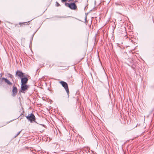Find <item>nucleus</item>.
I'll return each instance as SVG.
<instances>
[{"instance_id": "obj_12", "label": "nucleus", "mask_w": 154, "mask_h": 154, "mask_svg": "<svg viewBox=\"0 0 154 154\" xmlns=\"http://www.w3.org/2000/svg\"><path fill=\"white\" fill-rule=\"evenodd\" d=\"M56 5L58 7L60 6V4H59L57 2H56Z\"/></svg>"}, {"instance_id": "obj_9", "label": "nucleus", "mask_w": 154, "mask_h": 154, "mask_svg": "<svg viewBox=\"0 0 154 154\" xmlns=\"http://www.w3.org/2000/svg\"><path fill=\"white\" fill-rule=\"evenodd\" d=\"M29 22H23V23H19V24L20 25V26H22V24L24 25H25V24H28V23Z\"/></svg>"}, {"instance_id": "obj_3", "label": "nucleus", "mask_w": 154, "mask_h": 154, "mask_svg": "<svg viewBox=\"0 0 154 154\" xmlns=\"http://www.w3.org/2000/svg\"><path fill=\"white\" fill-rule=\"evenodd\" d=\"M20 91L22 93H25L29 88V86L26 85H21Z\"/></svg>"}, {"instance_id": "obj_14", "label": "nucleus", "mask_w": 154, "mask_h": 154, "mask_svg": "<svg viewBox=\"0 0 154 154\" xmlns=\"http://www.w3.org/2000/svg\"><path fill=\"white\" fill-rule=\"evenodd\" d=\"M2 75H3L2 73H1L0 74V77H2Z\"/></svg>"}, {"instance_id": "obj_6", "label": "nucleus", "mask_w": 154, "mask_h": 154, "mask_svg": "<svg viewBox=\"0 0 154 154\" xmlns=\"http://www.w3.org/2000/svg\"><path fill=\"white\" fill-rule=\"evenodd\" d=\"M21 85H26L28 81V79L26 77L21 78Z\"/></svg>"}, {"instance_id": "obj_11", "label": "nucleus", "mask_w": 154, "mask_h": 154, "mask_svg": "<svg viewBox=\"0 0 154 154\" xmlns=\"http://www.w3.org/2000/svg\"><path fill=\"white\" fill-rule=\"evenodd\" d=\"M21 131H20L15 136H14V137H17L18 135L20 133V132H21Z\"/></svg>"}, {"instance_id": "obj_1", "label": "nucleus", "mask_w": 154, "mask_h": 154, "mask_svg": "<svg viewBox=\"0 0 154 154\" xmlns=\"http://www.w3.org/2000/svg\"><path fill=\"white\" fill-rule=\"evenodd\" d=\"M65 5L66 7H69L72 10H75L77 9V7L75 2L71 3H65Z\"/></svg>"}, {"instance_id": "obj_2", "label": "nucleus", "mask_w": 154, "mask_h": 154, "mask_svg": "<svg viewBox=\"0 0 154 154\" xmlns=\"http://www.w3.org/2000/svg\"><path fill=\"white\" fill-rule=\"evenodd\" d=\"M59 82L62 86L65 89L66 91L68 96H69V92L67 83L66 82L63 81H60Z\"/></svg>"}, {"instance_id": "obj_15", "label": "nucleus", "mask_w": 154, "mask_h": 154, "mask_svg": "<svg viewBox=\"0 0 154 154\" xmlns=\"http://www.w3.org/2000/svg\"><path fill=\"white\" fill-rule=\"evenodd\" d=\"M42 125L43 127H45V125Z\"/></svg>"}, {"instance_id": "obj_10", "label": "nucleus", "mask_w": 154, "mask_h": 154, "mask_svg": "<svg viewBox=\"0 0 154 154\" xmlns=\"http://www.w3.org/2000/svg\"><path fill=\"white\" fill-rule=\"evenodd\" d=\"M8 77L10 78H11V79H12L13 77V75L11 74H10V73H9L8 74Z\"/></svg>"}, {"instance_id": "obj_5", "label": "nucleus", "mask_w": 154, "mask_h": 154, "mask_svg": "<svg viewBox=\"0 0 154 154\" xmlns=\"http://www.w3.org/2000/svg\"><path fill=\"white\" fill-rule=\"evenodd\" d=\"M17 89L14 85L13 86V88L12 91V96L13 97H15L17 94Z\"/></svg>"}, {"instance_id": "obj_8", "label": "nucleus", "mask_w": 154, "mask_h": 154, "mask_svg": "<svg viewBox=\"0 0 154 154\" xmlns=\"http://www.w3.org/2000/svg\"><path fill=\"white\" fill-rule=\"evenodd\" d=\"M2 80H4L5 82L7 83L8 85H12V84L11 82L8 80L7 79L5 78H2Z\"/></svg>"}, {"instance_id": "obj_16", "label": "nucleus", "mask_w": 154, "mask_h": 154, "mask_svg": "<svg viewBox=\"0 0 154 154\" xmlns=\"http://www.w3.org/2000/svg\"><path fill=\"white\" fill-rule=\"evenodd\" d=\"M85 21H86V18H85Z\"/></svg>"}, {"instance_id": "obj_4", "label": "nucleus", "mask_w": 154, "mask_h": 154, "mask_svg": "<svg viewBox=\"0 0 154 154\" xmlns=\"http://www.w3.org/2000/svg\"><path fill=\"white\" fill-rule=\"evenodd\" d=\"M26 118L31 122H35V117L34 115L32 113L29 114L26 116Z\"/></svg>"}, {"instance_id": "obj_7", "label": "nucleus", "mask_w": 154, "mask_h": 154, "mask_svg": "<svg viewBox=\"0 0 154 154\" xmlns=\"http://www.w3.org/2000/svg\"><path fill=\"white\" fill-rule=\"evenodd\" d=\"M15 75L16 76H18L21 79L24 76V73L21 71L17 70L16 72Z\"/></svg>"}, {"instance_id": "obj_13", "label": "nucleus", "mask_w": 154, "mask_h": 154, "mask_svg": "<svg viewBox=\"0 0 154 154\" xmlns=\"http://www.w3.org/2000/svg\"><path fill=\"white\" fill-rule=\"evenodd\" d=\"M67 0H61L62 2H65Z\"/></svg>"}]
</instances>
